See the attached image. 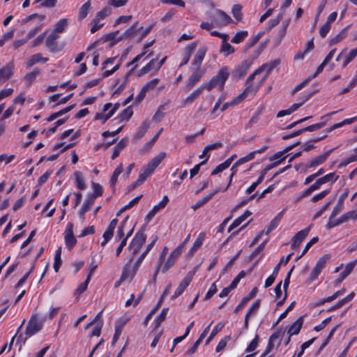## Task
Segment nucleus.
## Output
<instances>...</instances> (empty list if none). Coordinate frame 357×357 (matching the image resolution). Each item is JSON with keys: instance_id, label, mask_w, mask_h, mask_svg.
<instances>
[{"instance_id": "f257e3e1", "label": "nucleus", "mask_w": 357, "mask_h": 357, "mask_svg": "<svg viewBox=\"0 0 357 357\" xmlns=\"http://www.w3.org/2000/svg\"><path fill=\"white\" fill-rule=\"evenodd\" d=\"M278 61L275 60L270 63H265L257 69L247 79V86L244 91L234 98L233 103L238 105L248 96H254L263 83L267 79L271 70L278 64Z\"/></svg>"}, {"instance_id": "f03ea898", "label": "nucleus", "mask_w": 357, "mask_h": 357, "mask_svg": "<svg viewBox=\"0 0 357 357\" xmlns=\"http://www.w3.org/2000/svg\"><path fill=\"white\" fill-rule=\"evenodd\" d=\"M209 21L202 22L200 27L206 31H211L213 28H222L232 22V19L222 10L213 8L206 13Z\"/></svg>"}, {"instance_id": "7ed1b4c3", "label": "nucleus", "mask_w": 357, "mask_h": 357, "mask_svg": "<svg viewBox=\"0 0 357 357\" xmlns=\"http://www.w3.org/2000/svg\"><path fill=\"white\" fill-rule=\"evenodd\" d=\"M166 153L161 152L152 158L147 165H144L140 170L137 181L133 184V188L142 184L159 166L162 161L166 158Z\"/></svg>"}, {"instance_id": "20e7f679", "label": "nucleus", "mask_w": 357, "mask_h": 357, "mask_svg": "<svg viewBox=\"0 0 357 357\" xmlns=\"http://www.w3.org/2000/svg\"><path fill=\"white\" fill-rule=\"evenodd\" d=\"M229 75V68L223 66L218 71V74L206 84H202L204 89L211 91L212 89L217 88L222 91L224 89L225 84Z\"/></svg>"}, {"instance_id": "39448f33", "label": "nucleus", "mask_w": 357, "mask_h": 357, "mask_svg": "<svg viewBox=\"0 0 357 357\" xmlns=\"http://www.w3.org/2000/svg\"><path fill=\"white\" fill-rule=\"evenodd\" d=\"M119 107V104L116 103L113 105L108 102L104 105L102 112H98L95 116L96 120L101 121L105 123L109 118H111Z\"/></svg>"}, {"instance_id": "423d86ee", "label": "nucleus", "mask_w": 357, "mask_h": 357, "mask_svg": "<svg viewBox=\"0 0 357 357\" xmlns=\"http://www.w3.org/2000/svg\"><path fill=\"white\" fill-rule=\"evenodd\" d=\"M197 271V267H195L192 271H189L185 278L182 280L181 283L179 284L178 287L175 290L172 298L174 299L177 297H178L180 295L183 294V292L185 291V289L188 287V286L191 282L194 275Z\"/></svg>"}, {"instance_id": "0eeeda50", "label": "nucleus", "mask_w": 357, "mask_h": 357, "mask_svg": "<svg viewBox=\"0 0 357 357\" xmlns=\"http://www.w3.org/2000/svg\"><path fill=\"white\" fill-rule=\"evenodd\" d=\"M146 236L144 232L138 231L131 241L128 249L132 255H135L141 249L142 245L145 243Z\"/></svg>"}, {"instance_id": "6e6552de", "label": "nucleus", "mask_w": 357, "mask_h": 357, "mask_svg": "<svg viewBox=\"0 0 357 357\" xmlns=\"http://www.w3.org/2000/svg\"><path fill=\"white\" fill-rule=\"evenodd\" d=\"M43 324L36 317L32 316L29 319L26 328V335L28 337H31L32 335L37 333L42 328Z\"/></svg>"}, {"instance_id": "1a4fd4ad", "label": "nucleus", "mask_w": 357, "mask_h": 357, "mask_svg": "<svg viewBox=\"0 0 357 357\" xmlns=\"http://www.w3.org/2000/svg\"><path fill=\"white\" fill-rule=\"evenodd\" d=\"M252 64V61L247 59L237 66L232 72V77L235 79H239L243 77L248 71Z\"/></svg>"}, {"instance_id": "9d476101", "label": "nucleus", "mask_w": 357, "mask_h": 357, "mask_svg": "<svg viewBox=\"0 0 357 357\" xmlns=\"http://www.w3.org/2000/svg\"><path fill=\"white\" fill-rule=\"evenodd\" d=\"M116 60V57H112L106 59L102 64V69L105 70V71L102 73V77L105 78L110 75H112L113 73H114L116 70H118L120 68L121 63H119L116 64L114 67L111 68V65H112Z\"/></svg>"}, {"instance_id": "9b49d317", "label": "nucleus", "mask_w": 357, "mask_h": 357, "mask_svg": "<svg viewBox=\"0 0 357 357\" xmlns=\"http://www.w3.org/2000/svg\"><path fill=\"white\" fill-rule=\"evenodd\" d=\"M329 259L330 256L328 255H325L317 261L316 265L312 271L310 276V281H314L318 278L319 275L325 267L326 264Z\"/></svg>"}, {"instance_id": "f8f14e48", "label": "nucleus", "mask_w": 357, "mask_h": 357, "mask_svg": "<svg viewBox=\"0 0 357 357\" xmlns=\"http://www.w3.org/2000/svg\"><path fill=\"white\" fill-rule=\"evenodd\" d=\"M146 52L144 51L142 53L138 54L134 59L128 63V66H133L124 77V80L118 88V91L123 90L128 82L129 77L131 75L134 70L137 67V62L146 54Z\"/></svg>"}, {"instance_id": "ddd939ff", "label": "nucleus", "mask_w": 357, "mask_h": 357, "mask_svg": "<svg viewBox=\"0 0 357 357\" xmlns=\"http://www.w3.org/2000/svg\"><path fill=\"white\" fill-rule=\"evenodd\" d=\"M146 52L144 51L142 53L138 54L134 59L128 63V66H133L124 77V80L118 88V91L123 90L128 82L129 77L131 75L134 70L137 67V62L146 54Z\"/></svg>"}, {"instance_id": "4468645a", "label": "nucleus", "mask_w": 357, "mask_h": 357, "mask_svg": "<svg viewBox=\"0 0 357 357\" xmlns=\"http://www.w3.org/2000/svg\"><path fill=\"white\" fill-rule=\"evenodd\" d=\"M64 239L66 245L69 250H71L77 243V240L73 235V225L71 223L67 225Z\"/></svg>"}, {"instance_id": "2eb2a0df", "label": "nucleus", "mask_w": 357, "mask_h": 357, "mask_svg": "<svg viewBox=\"0 0 357 357\" xmlns=\"http://www.w3.org/2000/svg\"><path fill=\"white\" fill-rule=\"evenodd\" d=\"M15 66L13 61L8 63L0 69V82H5L14 74Z\"/></svg>"}, {"instance_id": "dca6fc26", "label": "nucleus", "mask_w": 357, "mask_h": 357, "mask_svg": "<svg viewBox=\"0 0 357 357\" xmlns=\"http://www.w3.org/2000/svg\"><path fill=\"white\" fill-rule=\"evenodd\" d=\"M207 47L205 45H202L199 47L192 63V65L194 68L197 70L199 68L202 63V61L205 57Z\"/></svg>"}, {"instance_id": "f3484780", "label": "nucleus", "mask_w": 357, "mask_h": 357, "mask_svg": "<svg viewBox=\"0 0 357 357\" xmlns=\"http://www.w3.org/2000/svg\"><path fill=\"white\" fill-rule=\"evenodd\" d=\"M169 198L167 195H165L162 200L156 205H155L152 209L146 215V219L150 221L155 214L160 210L163 209L167 204Z\"/></svg>"}, {"instance_id": "a211bd4d", "label": "nucleus", "mask_w": 357, "mask_h": 357, "mask_svg": "<svg viewBox=\"0 0 357 357\" xmlns=\"http://www.w3.org/2000/svg\"><path fill=\"white\" fill-rule=\"evenodd\" d=\"M96 197L93 195H88L84 200L83 205L79 211V215L82 220H84L85 213L89 211L91 206L94 204Z\"/></svg>"}, {"instance_id": "6ab92c4d", "label": "nucleus", "mask_w": 357, "mask_h": 357, "mask_svg": "<svg viewBox=\"0 0 357 357\" xmlns=\"http://www.w3.org/2000/svg\"><path fill=\"white\" fill-rule=\"evenodd\" d=\"M310 230V227H307L297 232L291 240V247L293 249L298 248L301 242L306 238Z\"/></svg>"}, {"instance_id": "aec40b11", "label": "nucleus", "mask_w": 357, "mask_h": 357, "mask_svg": "<svg viewBox=\"0 0 357 357\" xmlns=\"http://www.w3.org/2000/svg\"><path fill=\"white\" fill-rule=\"evenodd\" d=\"M197 45V43L193 42V43L188 45L185 47L184 52L182 54V61L179 65L180 67L185 66V64L188 63V62L189 61V60L191 57L192 54L195 50Z\"/></svg>"}, {"instance_id": "412c9836", "label": "nucleus", "mask_w": 357, "mask_h": 357, "mask_svg": "<svg viewBox=\"0 0 357 357\" xmlns=\"http://www.w3.org/2000/svg\"><path fill=\"white\" fill-rule=\"evenodd\" d=\"M128 319L126 317H121L115 323V332L112 339V344H114L117 340L119 338L124 326L128 322Z\"/></svg>"}, {"instance_id": "4be33fe9", "label": "nucleus", "mask_w": 357, "mask_h": 357, "mask_svg": "<svg viewBox=\"0 0 357 357\" xmlns=\"http://www.w3.org/2000/svg\"><path fill=\"white\" fill-rule=\"evenodd\" d=\"M221 190V188L220 187H218L216 188L215 189H214L213 191H211L208 195H207L206 196L204 197L203 198H202L201 199H199V201H197L192 206V209L194 211L197 210V208H200L201 206H202L204 204H205L206 203H207L211 199H212V197L215 195L217 194L218 192H219Z\"/></svg>"}, {"instance_id": "5701e85b", "label": "nucleus", "mask_w": 357, "mask_h": 357, "mask_svg": "<svg viewBox=\"0 0 357 357\" xmlns=\"http://www.w3.org/2000/svg\"><path fill=\"white\" fill-rule=\"evenodd\" d=\"M349 218H354L352 213L351 211L344 214L343 215H342L337 220H333V219L329 218V221L326 225V227L328 229L333 228L335 226H337V225L346 222Z\"/></svg>"}, {"instance_id": "b1692460", "label": "nucleus", "mask_w": 357, "mask_h": 357, "mask_svg": "<svg viewBox=\"0 0 357 357\" xmlns=\"http://www.w3.org/2000/svg\"><path fill=\"white\" fill-rule=\"evenodd\" d=\"M74 177H75V186L80 190H84L87 188V185L85 182V178L83 175V174L81 172L76 171L74 173Z\"/></svg>"}, {"instance_id": "393cba45", "label": "nucleus", "mask_w": 357, "mask_h": 357, "mask_svg": "<svg viewBox=\"0 0 357 357\" xmlns=\"http://www.w3.org/2000/svg\"><path fill=\"white\" fill-rule=\"evenodd\" d=\"M206 238V234L204 231H202L199 234L197 238L194 242L192 248L190 249L188 254L189 255H193L202 245Z\"/></svg>"}, {"instance_id": "a878e982", "label": "nucleus", "mask_w": 357, "mask_h": 357, "mask_svg": "<svg viewBox=\"0 0 357 357\" xmlns=\"http://www.w3.org/2000/svg\"><path fill=\"white\" fill-rule=\"evenodd\" d=\"M47 61H48L47 58H44V57H43L41 54L38 53V54H33L31 56H30L29 58V59L27 60L26 65L27 68H30V67L33 66V65H35L36 63H38L40 62L45 63Z\"/></svg>"}, {"instance_id": "bb28decb", "label": "nucleus", "mask_w": 357, "mask_h": 357, "mask_svg": "<svg viewBox=\"0 0 357 357\" xmlns=\"http://www.w3.org/2000/svg\"><path fill=\"white\" fill-rule=\"evenodd\" d=\"M275 344L278 345L280 344V334L278 333H274L270 336L265 351L270 354Z\"/></svg>"}, {"instance_id": "cd10ccee", "label": "nucleus", "mask_w": 357, "mask_h": 357, "mask_svg": "<svg viewBox=\"0 0 357 357\" xmlns=\"http://www.w3.org/2000/svg\"><path fill=\"white\" fill-rule=\"evenodd\" d=\"M210 327H211V324H209L204 330V331L202 332V333L200 335L199 337L197 340V341L195 342V344H193V346L188 350L187 353L188 354H194L197 349V347H199V345L200 344V343L202 342V340H204V338L206 336V335L208 334V331H209V329H210Z\"/></svg>"}, {"instance_id": "c85d7f7f", "label": "nucleus", "mask_w": 357, "mask_h": 357, "mask_svg": "<svg viewBox=\"0 0 357 357\" xmlns=\"http://www.w3.org/2000/svg\"><path fill=\"white\" fill-rule=\"evenodd\" d=\"M303 323V317L298 318L289 327V328L287 331L288 334L290 336L298 334V333L300 332L301 328L302 327Z\"/></svg>"}, {"instance_id": "c756f323", "label": "nucleus", "mask_w": 357, "mask_h": 357, "mask_svg": "<svg viewBox=\"0 0 357 357\" xmlns=\"http://www.w3.org/2000/svg\"><path fill=\"white\" fill-rule=\"evenodd\" d=\"M234 52L235 48L227 42V39L222 40V44L220 49V52L221 54H222L225 56H228L229 55L233 54Z\"/></svg>"}, {"instance_id": "7c9ffc66", "label": "nucleus", "mask_w": 357, "mask_h": 357, "mask_svg": "<svg viewBox=\"0 0 357 357\" xmlns=\"http://www.w3.org/2000/svg\"><path fill=\"white\" fill-rule=\"evenodd\" d=\"M203 75V71L194 72L188 81L186 85L187 88L188 89H192L200 80Z\"/></svg>"}, {"instance_id": "2f4dec72", "label": "nucleus", "mask_w": 357, "mask_h": 357, "mask_svg": "<svg viewBox=\"0 0 357 357\" xmlns=\"http://www.w3.org/2000/svg\"><path fill=\"white\" fill-rule=\"evenodd\" d=\"M329 153H326L324 155H318L312 160H310L307 165V167L312 168V167H316L321 164H323L328 157Z\"/></svg>"}, {"instance_id": "473e14b6", "label": "nucleus", "mask_w": 357, "mask_h": 357, "mask_svg": "<svg viewBox=\"0 0 357 357\" xmlns=\"http://www.w3.org/2000/svg\"><path fill=\"white\" fill-rule=\"evenodd\" d=\"M137 270H135V264L134 265V267L132 270L129 269L128 267V265H126L123 270L122 275L121 276V281H126V280H131L135 275L136 274Z\"/></svg>"}, {"instance_id": "72a5a7b5", "label": "nucleus", "mask_w": 357, "mask_h": 357, "mask_svg": "<svg viewBox=\"0 0 357 357\" xmlns=\"http://www.w3.org/2000/svg\"><path fill=\"white\" fill-rule=\"evenodd\" d=\"M59 38L58 33L52 31L47 38L46 46L52 51H54L56 47V40Z\"/></svg>"}, {"instance_id": "f704fd0d", "label": "nucleus", "mask_w": 357, "mask_h": 357, "mask_svg": "<svg viewBox=\"0 0 357 357\" xmlns=\"http://www.w3.org/2000/svg\"><path fill=\"white\" fill-rule=\"evenodd\" d=\"M204 88L202 85L195 89L193 92H192L184 100L183 102L185 105H188L192 103L195 100H196L200 94L203 92Z\"/></svg>"}, {"instance_id": "c9c22d12", "label": "nucleus", "mask_w": 357, "mask_h": 357, "mask_svg": "<svg viewBox=\"0 0 357 357\" xmlns=\"http://www.w3.org/2000/svg\"><path fill=\"white\" fill-rule=\"evenodd\" d=\"M251 212L249 211H245L243 215L236 218L229 226L228 229V231H231L234 228L239 226L244 220H245L249 216L251 215Z\"/></svg>"}, {"instance_id": "e433bc0d", "label": "nucleus", "mask_w": 357, "mask_h": 357, "mask_svg": "<svg viewBox=\"0 0 357 357\" xmlns=\"http://www.w3.org/2000/svg\"><path fill=\"white\" fill-rule=\"evenodd\" d=\"M40 73V70L34 69L31 73L25 75V76L24 77V80L26 82V84L27 86L31 85L32 83L35 81L37 76L39 75Z\"/></svg>"}, {"instance_id": "4c0bfd02", "label": "nucleus", "mask_w": 357, "mask_h": 357, "mask_svg": "<svg viewBox=\"0 0 357 357\" xmlns=\"http://www.w3.org/2000/svg\"><path fill=\"white\" fill-rule=\"evenodd\" d=\"M356 121H357V116H354V117H352V118H350V119H346L344 121H342V122L335 123L333 126H332L331 128H328L327 129V132H330L333 131L335 129L341 128L342 126H343L344 125L351 124V123L356 122Z\"/></svg>"}, {"instance_id": "58836bf2", "label": "nucleus", "mask_w": 357, "mask_h": 357, "mask_svg": "<svg viewBox=\"0 0 357 357\" xmlns=\"http://www.w3.org/2000/svg\"><path fill=\"white\" fill-rule=\"evenodd\" d=\"M149 128V123L146 121H144L142 125L139 127L135 135V139H141L147 132Z\"/></svg>"}, {"instance_id": "ea45409f", "label": "nucleus", "mask_w": 357, "mask_h": 357, "mask_svg": "<svg viewBox=\"0 0 357 357\" xmlns=\"http://www.w3.org/2000/svg\"><path fill=\"white\" fill-rule=\"evenodd\" d=\"M156 60L152 59L145 66H144L139 72V76H142L149 73V72L153 70L156 66Z\"/></svg>"}, {"instance_id": "a19ab883", "label": "nucleus", "mask_w": 357, "mask_h": 357, "mask_svg": "<svg viewBox=\"0 0 357 357\" xmlns=\"http://www.w3.org/2000/svg\"><path fill=\"white\" fill-rule=\"evenodd\" d=\"M142 29V26L138 27L137 22H136L123 33V38H132L135 36L136 33Z\"/></svg>"}, {"instance_id": "79ce46f5", "label": "nucleus", "mask_w": 357, "mask_h": 357, "mask_svg": "<svg viewBox=\"0 0 357 357\" xmlns=\"http://www.w3.org/2000/svg\"><path fill=\"white\" fill-rule=\"evenodd\" d=\"M310 93L304 94L301 98L298 100V102L294 103L289 108L292 111V112L296 111L300 107H301L305 102H307L311 97Z\"/></svg>"}, {"instance_id": "37998d69", "label": "nucleus", "mask_w": 357, "mask_h": 357, "mask_svg": "<svg viewBox=\"0 0 357 357\" xmlns=\"http://www.w3.org/2000/svg\"><path fill=\"white\" fill-rule=\"evenodd\" d=\"M127 143V139L125 138H123L114 147L112 159L114 160L116 157H118L120 154V152L124 149Z\"/></svg>"}, {"instance_id": "c03bdc74", "label": "nucleus", "mask_w": 357, "mask_h": 357, "mask_svg": "<svg viewBox=\"0 0 357 357\" xmlns=\"http://www.w3.org/2000/svg\"><path fill=\"white\" fill-rule=\"evenodd\" d=\"M248 36V32L247 31H238L234 36L231 42L233 43H235V44H239V43H242Z\"/></svg>"}, {"instance_id": "a18cd8bd", "label": "nucleus", "mask_w": 357, "mask_h": 357, "mask_svg": "<svg viewBox=\"0 0 357 357\" xmlns=\"http://www.w3.org/2000/svg\"><path fill=\"white\" fill-rule=\"evenodd\" d=\"M90 10H91V1L89 0L81 6L79 11V19L80 20L84 19L87 16Z\"/></svg>"}, {"instance_id": "49530a36", "label": "nucleus", "mask_w": 357, "mask_h": 357, "mask_svg": "<svg viewBox=\"0 0 357 357\" xmlns=\"http://www.w3.org/2000/svg\"><path fill=\"white\" fill-rule=\"evenodd\" d=\"M255 157L254 156V153H249L248 155H246L244 157H242L239 158L232 166L231 170H234L236 167L241 165L244 163H246L252 160H253Z\"/></svg>"}, {"instance_id": "de8ad7c7", "label": "nucleus", "mask_w": 357, "mask_h": 357, "mask_svg": "<svg viewBox=\"0 0 357 357\" xmlns=\"http://www.w3.org/2000/svg\"><path fill=\"white\" fill-rule=\"evenodd\" d=\"M339 178V176L336 175L335 173L332 172L329 173L324 176L319 178L320 181L321 182L322 185L331 183V184L334 183Z\"/></svg>"}, {"instance_id": "09e8293b", "label": "nucleus", "mask_w": 357, "mask_h": 357, "mask_svg": "<svg viewBox=\"0 0 357 357\" xmlns=\"http://www.w3.org/2000/svg\"><path fill=\"white\" fill-rule=\"evenodd\" d=\"M61 255V248H59L56 250L55 255H54V269L55 272L59 271V269L62 264Z\"/></svg>"}, {"instance_id": "8fccbe9b", "label": "nucleus", "mask_w": 357, "mask_h": 357, "mask_svg": "<svg viewBox=\"0 0 357 357\" xmlns=\"http://www.w3.org/2000/svg\"><path fill=\"white\" fill-rule=\"evenodd\" d=\"M357 56V48L350 50L342 61V68H345Z\"/></svg>"}, {"instance_id": "3c124183", "label": "nucleus", "mask_w": 357, "mask_h": 357, "mask_svg": "<svg viewBox=\"0 0 357 357\" xmlns=\"http://www.w3.org/2000/svg\"><path fill=\"white\" fill-rule=\"evenodd\" d=\"M123 172V165L122 164H120L116 169L114 171L112 176H111V178H110V185L112 186H114L116 181H117V179H118V177Z\"/></svg>"}, {"instance_id": "603ef678", "label": "nucleus", "mask_w": 357, "mask_h": 357, "mask_svg": "<svg viewBox=\"0 0 357 357\" xmlns=\"http://www.w3.org/2000/svg\"><path fill=\"white\" fill-rule=\"evenodd\" d=\"M242 6L240 4H235L233 6L231 9V13L237 21H241L242 20Z\"/></svg>"}, {"instance_id": "864d4df0", "label": "nucleus", "mask_w": 357, "mask_h": 357, "mask_svg": "<svg viewBox=\"0 0 357 357\" xmlns=\"http://www.w3.org/2000/svg\"><path fill=\"white\" fill-rule=\"evenodd\" d=\"M68 25V20L66 19L60 20L55 25L54 32L56 33L63 32Z\"/></svg>"}, {"instance_id": "5fc2aeb1", "label": "nucleus", "mask_w": 357, "mask_h": 357, "mask_svg": "<svg viewBox=\"0 0 357 357\" xmlns=\"http://www.w3.org/2000/svg\"><path fill=\"white\" fill-rule=\"evenodd\" d=\"M357 264V261L348 263L344 268V270L340 273L342 278H346L353 271Z\"/></svg>"}, {"instance_id": "6e6d98bb", "label": "nucleus", "mask_w": 357, "mask_h": 357, "mask_svg": "<svg viewBox=\"0 0 357 357\" xmlns=\"http://www.w3.org/2000/svg\"><path fill=\"white\" fill-rule=\"evenodd\" d=\"M345 291H346L344 289L337 291L332 296L324 298L322 301L320 302V304H324L325 303H330V302L334 301L335 299H336L337 298H338L340 296L343 295L345 293Z\"/></svg>"}, {"instance_id": "4d7b16f0", "label": "nucleus", "mask_w": 357, "mask_h": 357, "mask_svg": "<svg viewBox=\"0 0 357 357\" xmlns=\"http://www.w3.org/2000/svg\"><path fill=\"white\" fill-rule=\"evenodd\" d=\"M142 195H139V196H137L136 197H135L134 199H132V200H130L128 204H127L126 205H125L123 207H122L121 208V210L119 211L118 215L121 213H123V211H125L126 210H128V209H130L132 207H133L136 204L138 203V202L140 200V199L142 198Z\"/></svg>"}, {"instance_id": "13d9d810", "label": "nucleus", "mask_w": 357, "mask_h": 357, "mask_svg": "<svg viewBox=\"0 0 357 357\" xmlns=\"http://www.w3.org/2000/svg\"><path fill=\"white\" fill-rule=\"evenodd\" d=\"M111 13L112 8L109 6L105 7L96 14V17L100 20H103L106 17L109 15Z\"/></svg>"}, {"instance_id": "bf43d9fd", "label": "nucleus", "mask_w": 357, "mask_h": 357, "mask_svg": "<svg viewBox=\"0 0 357 357\" xmlns=\"http://www.w3.org/2000/svg\"><path fill=\"white\" fill-rule=\"evenodd\" d=\"M151 250V245H148L146 250L143 252V253L139 256L138 259L135 262V270H138L139 267L140 266L141 264L142 263L144 259L146 256V255L149 253V252Z\"/></svg>"}, {"instance_id": "052dcab7", "label": "nucleus", "mask_w": 357, "mask_h": 357, "mask_svg": "<svg viewBox=\"0 0 357 357\" xmlns=\"http://www.w3.org/2000/svg\"><path fill=\"white\" fill-rule=\"evenodd\" d=\"M101 21L102 20L95 17L91 22V33H93L96 32L103 26V23H102Z\"/></svg>"}, {"instance_id": "680f3d73", "label": "nucleus", "mask_w": 357, "mask_h": 357, "mask_svg": "<svg viewBox=\"0 0 357 357\" xmlns=\"http://www.w3.org/2000/svg\"><path fill=\"white\" fill-rule=\"evenodd\" d=\"M167 308H164L160 314L155 319L154 322L155 323V327H158L160 324L165 319L167 314Z\"/></svg>"}, {"instance_id": "e2e57ef3", "label": "nucleus", "mask_w": 357, "mask_h": 357, "mask_svg": "<svg viewBox=\"0 0 357 357\" xmlns=\"http://www.w3.org/2000/svg\"><path fill=\"white\" fill-rule=\"evenodd\" d=\"M285 151H278L276 153H275L273 155H272L269 160L270 161H280V164L282 161H283L286 158Z\"/></svg>"}, {"instance_id": "0e129e2a", "label": "nucleus", "mask_w": 357, "mask_h": 357, "mask_svg": "<svg viewBox=\"0 0 357 357\" xmlns=\"http://www.w3.org/2000/svg\"><path fill=\"white\" fill-rule=\"evenodd\" d=\"M159 81H160V79L158 78H155V79H153L152 80L149 81L143 86L144 91H146L148 92L151 90H153L157 86Z\"/></svg>"}, {"instance_id": "69168bd1", "label": "nucleus", "mask_w": 357, "mask_h": 357, "mask_svg": "<svg viewBox=\"0 0 357 357\" xmlns=\"http://www.w3.org/2000/svg\"><path fill=\"white\" fill-rule=\"evenodd\" d=\"M229 161H225L224 162L218 165L211 172V175L218 174L225 169L229 167L228 166Z\"/></svg>"}, {"instance_id": "338daca9", "label": "nucleus", "mask_w": 357, "mask_h": 357, "mask_svg": "<svg viewBox=\"0 0 357 357\" xmlns=\"http://www.w3.org/2000/svg\"><path fill=\"white\" fill-rule=\"evenodd\" d=\"M259 343V336L257 335H255V338L250 342V343L247 347L245 351L247 352H251L255 351Z\"/></svg>"}, {"instance_id": "774afa93", "label": "nucleus", "mask_w": 357, "mask_h": 357, "mask_svg": "<svg viewBox=\"0 0 357 357\" xmlns=\"http://www.w3.org/2000/svg\"><path fill=\"white\" fill-rule=\"evenodd\" d=\"M176 261H175L174 259L171 258L169 256L162 268V273H166L170 268H172L175 264Z\"/></svg>"}]
</instances>
